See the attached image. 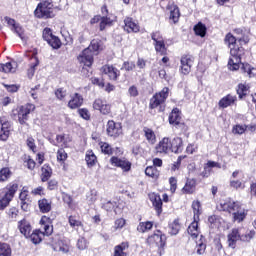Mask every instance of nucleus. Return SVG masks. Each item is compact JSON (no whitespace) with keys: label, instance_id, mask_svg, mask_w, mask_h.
Returning <instances> with one entry per match:
<instances>
[{"label":"nucleus","instance_id":"obj_1","mask_svg":"<svg viewBox=\"0 0 256 256\" xmlns=\"http://www.w3.org/2000/svg\"><path fill=\"white\" fill-rule=\"evenodd\" d=\"M19 189V184L17 183H10L6 188L5 191L2 192L0 195V211H3L9 207L11 201H13V197L17 193Z\"/></svg>","mask_w":256,"mask_h":256},{"label":"nucleus","instance_id":"obj_2","mask_svg":"<svg viewBox=\"0 0 256 256\" xmlns=\"http://www.w3.org/2000/svg\"><path fill=\"white\" fill-rule=\"evenodd\" d=\"M55 9H57V7H53V3L44 1L38 4L34 15L38 19H53V17H55Z\"/></svg>","mask_w":256,"mask_h":256},{"label":"nucleus","instance_id":"obj_3","mask_svg":"<svg viewBox=\"0 0 256 256\" xmlns=\"http://www.w3.org/2000/svg\"><path fill=\"white\" fill-rule=\"evenodd\" d=\"M35 111V104H25L18 107L16 110L12 111L13 117H18V122L20 125H27V121H29V115Z\"/></svg>","mask_w":256,"mask_h":256},{"label":"nucleus","instance_id":"obj_4","mask_svg":"<svg viewBox=\"0 0 256 256\" xmlns=\"http://www.w3.org/2000/svg\"><path fill=\"white\" fill-rule=\"evenodd\" d=\"M167 97H169V88L164 87L150 99V109H157V107H159L160 112L165 111V101H167Z\"/></svg>","mask_w":256,"mask_h":256},{"label":"nucleus","instance_id":"obj_5","mask_svg":"<svg viewBox=\"0 0 256 256\" xmlns=\"http://www.w3.org/2000/svg\"><path fill=\"white\" fill-rule=\"evenodd\" d=\"M230 55L228 61V68L230 71H237L239 70V65L241 64V57H245V48L243 47H233L230 49Z\"/></svg>","mask_w":256,"mask_h":256},{"label":"nucleus","instance_id":"obj_6","mask_svg":"<svg viewBox=\"0 0 256 256\" xmlns=\"http://www.w3.org/2000/svg\"><path fill=\"white\" fill-rule=\"evenodd\" d=\"M146 243L149 247H158L159 249H163L167 243V237L163 232H161V230H156L153 234L147 237Z\"/></svg>","mask_w":256,"mask_h":256},{"label":"nucleus","instance_id":"obj_7","mask_svg":"<svg viewBox=\"0 0 256 256\" xmlns=\"http://www.w3.org/2000/svg\"><path fill=\"white\" fill-rule=\"evenodd\" d=\"M42 37L52 49L61 48V40L59 39V37L53 35V30H51V28H45L43 30Z\"/></svg>","mask_w":256,"mask_h":256},{"label":"nucleus","instance_id":"obj_8","mask_svg":"<svg viewBox=\"0 0 256 256\" xmlns=\"http://www.w3.org/2000/svg\"><path fill=\"white\" fill-rule=\"evenodd\" d=\"M106 132L109 137H113L114 139H117V137H119V135L123 133V127L121 126V123H117L113 120H109L107 123Z\"/></svg>","mask_w":256,"mask_h":256},{"label":"nucleus","instance_id":"obj_9","mask_svg":"<svg viewBox=\"0 0 256 256\" xmlns=\"http://www.w3.org/2000/svg\"><path fill=\"white\" fill-rule=\"evenodd\" d=\"M155 151L161 155H169V153H171V138L164 137L161 139L156 145Z\"/></svg>","mask_w":256,"mask_h":256},{"label":"nucleus","instance_id":"obj_10","mask_svg":"<svg viewBox=\"0 0 256 256\" xmlns=\"http://www.w3.org/2000/svg\"><path fill=\"white\" fill-rule=\"evenodd\" d=\"M95 55H93V52L90 50H86V48L79 54L78 61L80 65H83L84 67H91L93 65V61Z\"/></svg>","mask_w":256,"mask_h":256},{"label":"nucleus","instance_id":"obj_11","mask_svg":"<svg viewBox=\"0 0 256 256\" xmlns=\"http://www.w3.org/2000/svg\"><path fill=\"white\" fill-rule=\"evenodd\" d=\"M239 207H241V204L239 202L228 199L220 203L219 210L233 214L235 211H238Z\"/></svg>","mask_w":256,"mask_h":256},{"label":"nucleus","instance_id":"obj_12","mask_svg":"<svg viewBox=\"0 0 256 256\" xmlns=\"http://www.w3.org/2000/svg\"><path fill=\"white\" fill-rule=\"evenodd\" d=\"M93 109L100 111L102 115H109L111 113V105L107 104V101L97 98L93 102Z\"/></svg>","mask_w":256,"mask_h":256},{"label":"nucleus","instance_id":"obj_13","mask_svg":"<svg viewBox=\"0 0 256 256\" xmlns=\"http://www.w3.org/2000/svg\"><path fill=\"white\" fill-rule=\"evenodd\" d=\"M181 66V74L182 75H189L191 73V67H193V56L184 55L181 57L180 60Z\"/></svg>","mask_w":256,"mask_h":256},{"label":"nucleus","instance_id":"obj_14","mask_svg":"<svg viewBox=\"0 0 256 256\" xmlns=\"http://www.w3.org/2000/svg\"><path fill=\"white\" fill-rule=\"evenodd\" d=\"M110 162L111 165H114V167H120V169L126 173L131 171V163L127 159H120L119 157L113 156L110 159Z\"/></svg>","mask_w":256,"mask_h":256},{"label":"nucleus","instance_id":"obj_15","mask_svg":"<svg viewBox=\"0 0 256 256\" xmlns=\"http://www.w3.org/2000/svg\"><path fill=\"white\" fill-rule=\"evenodd\" d=\"M227 237L228 246L231 247V249H235V247H237V242L241 241V230L239 228H234Z\"/></svg>","mask_w":256,"mask_h":256},{"label":"nucleus","instance_id":"obj_16","mask_svg":"<svg viewBox=\"0 0 256 256\" xmlns=\"http://www.w3.org/2000/svg\"><path fill=\"white\" fill-rule=\"evenodd\" d=\"M149 199L157 213V215H161V213H163V200H161V196L152 193L149 194Z\"/></svg>","mask_w":256,"mask_h":256},{"label":"nucleus","instance_id":"obj_17","mask_svg":"<svg viewBox=\"0 0 256 256\" xmlns=\"http://www.w3.org/2000/svg\"><path fill=\"white\" fill-rule=\"evenodd\" d=\"M0 125H1L0 141H7V139H9V127H11V123L7 121V118L1 117Z\"/></svg>","mask_w":256,"mask_h":256},{"label":"nucleus","instance_id":"obj_18","mask_svg":"<svg viewBox=\"0 0 256 256\" xmlns=\"http://www.w3.org/2000/svg\"><path fill=\"white\" fill-rule=\"evenodd\" d=\"M102 73H104V75H108L111 81H117L118 77L121 75V72L119 71V69L111 65H104L102 67Z\"/></svg>","mask_w":256,"mask_h":256},{"label":"nucleus","instance_id":"obj_19","mask_svg":"<svg viewBox=\"0 0 256 256\" xmlns=\"http://www.w3.org/2000/svg\"><path fill=\"white\" fill-rule=\"evenodd\" d=\"M170 153H183V139L181 137L170 139Z\"/></svg>","mask_w":256,"mask_h":256},{"label":"nucleus","instance_id":"obj_20","mask_svg":"<svg viewBox=\"0 0 256 256\" xmlns=\"http://www.w3.org/2000/svg\"><path fill=\"white\" fill-rule=\"evenodd\" d=\"M73 141V138L69 134H58L56 136V143L55 141H51L54 145H61L64 149L69 147V143Z\"/></svg>","mask_w":256,"mask_h":256},{"label":"nucleus","instance_id":"obj_21","mask_svg":"<svg viewBox=\"0 0 256 256\" xmlns=\"http://www.w3.org/2000/svg\"><path fill=\"white\" fill-rule=\"evenodd\" d=\"M139 24L133 21V18H126L124 20V31H127V33H139Z\"/></svg>","mask_w":256,"mask_h":256},{"label":"nucleus","instance_id":"obj_22","mask_svg":"<svg viewBox=\"0 0 256 256\" xmlns=\"http://www.w3.org/2000/svg\"><path fill=\"white\" fill-rule=\"evenodd\" d=\"M83 96L79 93H74L73 96H71V99L68 102L69 109H79L81 105H83Z\"/></svg>","mask_w":256,"mask_h":256},{"label":"nucleus","instance_id":"obj_23","mask_svg":"<svg viewBox=\"0 0 256 256\" xmlns=\"http://www.w3.org/2000/svg\"><path fill=\"white\" fill-rule=\"evenodd\" d=\"M18 229L20 231V233L22 235H24V237H26V239H29V235L31 233V223H29V221H27L26 219L20 220L18 222Z\"/></svg>","mask_w":256,"mask_h":256},{"label":"nucleus","instance_id":"obj_24","mask_svg":"<svg viewBox=\"0 0 256 256\" xmlns=\"http://www.w3.org/2000/svg\"><path fill=\"white\" fill-rule=\"evenodd\" d=\"M237 101V96H233L231 94L226 95L219 101V107L222 109H227V107H231Z\"/></svg>","mask_w":256,"mask_h":256},{"label":"nucleus","instance_id":"obj_25","mask_svg":"<svg viewBox=\"0 0 256 256\" xmlns=\"http://www.w3.org/2000/svg\"><path fill=\"white\" fill-rule=\"evenodd\" d=\"M196 187H197V180L187 179L182 191H183V193H186L187 195H191V194L195 193Z\"/></svg>","mask_w":256,"mask_h":256},{"label":"nucleus","instance_id":"obj_26","mask_svg":"<svg viewBox=\"0 0 256 256\" xmlns=\"http://www.w3.org/2000/svg\"><path fill=\"white\" fill-rule=\"evenodd\" d=\"M187 231L192 239H197V237H199V222L197 219H194V221L189 225Z\"/></svg>","mask_w":256,"mask_h":256},{"label":"nucleus","instance_id":"obj_27","mask_svg":"<svg viewBox=\"0 0 256 256\" xmlns=\"http://www.w3.org/2000/svg\"><path fill=\"white\" fill-rule=\"evenodd\" d=\"M169 123L170 125H179L181 123V112H179L178 108H174L169 115Z\"/></svg>","mask_w":256,"mask_h":256},{"label":"nucleus","instance_id":"obj_28","mask_svg":"<svg viewBox=\"0 0 256 256\" xmlns=\"http://www.w3.org/2000/svg\"><path fill=\"white\" fill-rule=\"evenodd\" d=\"M127 249H129V243L122 242L120 245L115 246L114 256H127Z\"/></svg>","mask_w":256,"mask_h":256},{"label":"nucleus","instance_id":"obj_29","mask_svg":"<svg viewBox=\"0 0 256 256\" xmlns=\"http://www.w3.org/2000/svg\"><path fill=\"white\" fill-rule=\"evenodd\" d=\"M85 161L88 167H95V165H97V156L95 155L93 150L86 151Z\"/></svg>","mask_w":256,"mask_h":256},{"label":"nucleus","instance_id":"obj_30","mask_svg":"<svg viewBox=\"0 0 256 256\" xmlns=\"http://www.w3.org/2000/svg\"><path fill=\"white\" fill-rule=\"evenodd\" d=\"M32 62L30 64V68L28 69V77H33L35 75V71L39 65V59L37 58V52H33L32 54Z\"/></svg>","mask_w":256,"mask_h":256},{"label":"nucleus","instance_id":"obj_31","mask_svg":"<svg viewBox=\"0 0 256 256\" xmlns=\"http://www.w3.org/2000/svg\"><path fill=\"white\" fill-rule=\"evenodd\" d=\"M51 175H53V170L51 169V166L44 164L42 166L41 181L43 183L47 182L48 179H51Z\"/></svg>","mask_w":256,"mask_h":256},{"label":"nucleus","instance_id":"obj_32","mask_svg":"<svg viewBox=\"0 0 256 256\" xmlns=\"http://www.w3.org/2000/svg\"><path fill=\"white\" fill-rule=\"evenodd\" d=\"M144 135L151 145H155V142L157 141V136H155V132L147 127L143 128Z\"/></svg>","mask_w":256,"mask_h":256},{"label":"nucleus","instance_id":"obj_33","mask_svg":"<svg viewBox=\"0 0 256 256\" xmlns=\"http://www.w3.org/2000/svg\"><path fill=\"white\" fill-rule=\"evenodd\" d=\"M38 207L41 213H49L51 211V201L43 198L38 201Z\"/></svg>","mask_w":256,"mask_h":256},{"label":"nucleus","instance_id":"obj_34","mask_svg":"<svg viewBox=\"0 0 256 256\" xmlns=\"http://www.w3.org/2000/svg\"><path fill=\"white\" fill-rule=\"evenodd\" d=\"M196 243H197L196 253L198 255H203L207 249V243H206L205 237H203V235H201L200 239Z\"/></svg>","mask_w":256,"mask_h":256},{"label":"nucleus","instance_id":"obj_35","mask_svg":"<svg viewBox=\"0 0 256 256\" xmlns=\"http://www.w3.org/2000/svg\"><path fill=\"white\" fill-rule=\"evenodd\" d=\"M153 229V222L146 221V222H140L137 226V231L139 233H147V231H151Z\"/></svg>","mask_w":256,"mask_h":256},{"label":"nucleus","instance_id":"obj_36","mask_svg":"<svg viewBox=\"0 0 256 256\" xmlns=\"http://www.w3.org/2000/svg\"><path fill=\"white\" fill-rule=\"evenodd\" d=\"M194 33L195 35H198V37H205V35H207V26L199 22L194 26Z\"/></svg>","mask_w":256,"mask_h":256},{"label":"nucleus","instance_id":"obj_37","mask_svg":"<svg viewBox=\"0 0 256 256\" xmlns=\"http://www.w3.org/2000/svg\"><path fill=\"white\" fill-rule=\"evenodd\" d=\"M181 230V224L179 219H175L172 223L169 224V233L170 235H177Z\"/></svg>","mask_w":256,"mask_h":256},{"label":"nucleus","instance_id":"obj_38","mask_svg":"<svg viewBox=\"0 0 256 256\" xmlns=\"http://www.w3.org/2000/svg\"><path fill=\"white\" fill-rule=\"evenodd\" d=\"M42 235H43V232H41L39 230H35L32 233L30 232V235L28 236V238L30 239V241H32V243H34V245H37L38 243H41Z\"/></svg>","mask_w":256,"mask_h":256},{"label":"nucleus","instance_id":"obj_39","mask_svg":"<svg viewBox=\"0 0 256 256\" xmlns=\"http://www.w3.org/2000/svg\"><path fill=\"white\" fill-rule=\"evenodd\" d=\"M247 91H249V86L243 83L238 84L236 92L239 96V99H243V97L247 96Z\"/></svg>","mask_w":256,"mask_h":256},{"label":"nucleus","instance_id":"obj_40","mask_svg":"<svg viewBox=\"0 0 256 256\" xmlns=\"http://www.w3.org/2000/svg\"><path fill=\"white\" fill-rule=\"evenodd\" d=\"M47 221H49V218H47L46 216L42 217L41 219V223L42 225H44V232L42 233V235H52L53 233V227L49 224H47Z\"/></svg>","mask_w":256,"mask_h":256},{"label":"nucleus","instance_id":"obj_41","mask_svg":"<svg viewBox=\"0 0 256 256\" xmlns=\"http://www.w3.org/2000/svg\"><path fill=\"white\" fill-rule=\"evenodd\" d=\"M179 17H181L179 7L172 6L170 9V20L173 21V23H177L179 21Z\"/></svg>","mask_w":256,"mask_h":256},{"label":"nucleus","instance_id":"obj_42","mask_svg":"<svg viewBox=\"0 0 256 256\" xmlns=\"http://www.w3.org/2000/svg\"><path fill=\"white\" fill-rule=\"evenodd\" d=\"M11 253V245L5 242H0V256H11Z\"/></svg>","mask_w":256,"mask_h":256},{"label":"nucleus","instance_id":"obj_43","mask_svg":"<svg viewBox=\"0 0 256 256\" xmlns=\"http://www.w3.org/2000/svg\"><path fill=\"white\" fill-rule=\"evenodd\" d=\"M155 51L160 53V55H167V47H165V40H161L160 42H155Z\"/></svg>","mask_w":256,"mask_h":256},{"label":"nucleus","instance_id":"obj_44","mask_svg":"<svg viewBox=\"0 0 256 256\" xmlns=\"http://www.w3.org/2000/svg\"><path fill=\"white\" fill-rule=\"evenodd\" d=\"M101 47V44L99 40H92L89 47L86 48V50L92 51L93 55H98L99 49Z\"/></svg>","mask_w":256,"mask_h":256},{"label":"nucleus","instance_id":"obj_45","mask_svg":"<svg viewBox=\"0 0 256 256\" xmlns=\"http://www.w3.org/2000/svg\"><path fill=\"white\" fill-rule=\"evenodd\" d=\"M234 221H237L238 223H241L245 217H247V214L245 213V210H241V207H239L238 210H236L234 213Z\"/></svg>","mask_w":256,"mask_h":256},{"label":"nucleus","instance_id":"obj_46","mask_svg":"<svg viewBox=\"0 0 256 256\" xmlns=\"http://www.w3.org/2000/svg\"><path fill=\"white\" fill-rule=\"evenodd\" d=\"M224 43L229 47V49H232L231 47H233L237 43V38H235L233 34L228 33L225 36Z\"/></svg>","mask_w":256,"mask_h":256},{"label":"nucleus","instance_id":"obj_47","mask_svg":"<svg viewBox=\"0 0 256 256\" xmlns=\"http://www.w3.org/2000/svg\"><path fill=\"white\" fill-rule=\"evenodd\" d=\"M145 175H147V177H152V179H155L159 177V172L157 171V168H155V166H148L145 169Z\"/></svg>","mask_w":256,"mask_h":256},{"label":"nucleus","instance_id":"obj_48","mask_svg":"<svg viewBox=\"0 0 256 256\" xmlns=\"http://www.w3.org/2000/svg\"><path fill=\"white\" fill-rule=\"evenodd\" d=\"M68 223L73 229H77V227H83V223L77 219L76 216H69Z\"/></svg>","mask_w":256,"mask_h":256},{"label":"nucleus","instance_id":"obj_49","mask_svg":"<svg viewBox=\"0 0 256 256\" xmlns=\"http://www.w3.org/2000/svg\"><path fill=\"white\" fill-rule=\"evenodd\" d=\"M76 247L80 251H85V249H87V247H89V242L87 241V239H85V237H80L77 240Z\"/></svg>","mask_w":256,"mask_h":256},{"label":"nucleus","instance_id":"obj_50","mask_svg":"<svg viewBox=\"0 0 256 256\" xmlns=\"http://www.w3.org/2000/svg\"><path fill=\"white\" fill-rule=\"evenodd\" d=\"M0 71L2 73H15V68H13L11 62H7L6 64H0Z\"/></svg>","mask_w":256,"mask_h":256},{"label":"nucleus","instance_id":"obj_51","mask_svg":"<svg viewBox=\"0 0 256 256\" xmlns=\"http://www.w3.org/2000/svg\"><path fill=\"white\" fill-rule=\"evenodd\" d=\"M55 97L58 99V101H65V97H67V90L65 88L56 89Z\"/></svg>","mask_w":256,"mask_h":256},{"label":"nucleus","instance_id":"obj_52","mask_svg":"<svg viewBox=\"0 0 256 256\" xmlns=\"http://www.w3.org/2000/svg\"><path fill=\"white\" fill-rule=\"evenodd\" d=\"M192 209L194 213V219H199V216L201 215V202L199 201H194L192 203Z\"/></svg>","mask_w":256,"mask_h":256},{"label":"nucleus","instance_id":"obj_53","mask_svg":"<svg viewBox=\"0 0 256 256\" xmlns=\"http://www.w3.org/2000/svg\"><path fill=\"white\" fill-rule=\"evenodd\" d=\"M11 177V170L9 168H2L0 170V182L3 183Z\"/></svg>","mask_w":256,"mask_h":256},{"label":"nucleus","instance_id":"obj_54","mask_svg":"<svg viewBox=\"0 0 256 256\" xmlns=\"http://www.w3.org/2000/svg\"><path fill=\"white\" fill-rule=\"evenodd\" d=\"M100 148L102 153H104V155H113V148L111 147V145H109V143L107 142L102 143Z\"/></svg>","mask_w":256,"mask_h":256},{"label":"nucleus","instance_id":"obj_55","mask_svg":"<svg viewBox=\"0 0 256 256\" xmlns=\"http://www.w3.org/2000/svg\"><path fill=\"white\" fill-rule=\"evenodd\" d=\"M54 251H61L62 253H69V246L63 241H58V247H53Z\"/></svg>","mask_w":256,"mask_h":256},{"label":"nucleus","instance_id":"obj_56","mask_svg":"<svg viewBox=\"0 0 256 256\" xmlns=\"http://www.w3.org/2000/svg\"><path fill=\"white\" fill-rule=\"evenodd\" d=\"M103 209H105V211H114V213H117V202L108 201L103 205Z\"/></svg>","mask_w":256,"mask_h":256},{"label":"nucleus","instance_id":"obj_57","mask_svg":"<svg viewBox=\"0 0 256 256\" xmlns=\"http://www.w3.org/2000/svg\"><path fill=\"white\" fill-rule=\"evenodd\" d=\"M78 114L85 121H89V119H91V113H89V110L87 108L78 109Z\"/></svg>","mask_w":256,"mask_h":256},{"label":"nucleus","instance_id":"obj_58","mask_svg":"<svg viewBox=\"0 0 256 256\" xmlns=\"http://www.w3.org/2000/svg\"><path fill=\"white\" fill-rule=\"evenodd\" d=\"M245 131H247V126L245 125H236L232 129V133H234V135H243Z\"/></svg>","mask_w":256,"mask_h":256},{"label":"nucleus","instance_id":"obj_59","mask_svg":"<svg viewBox=\"0 0 256 256\" xmlns=\"http://www.w3.org/2000/svg\"><path fill=\"white\" fill-rule=\"evenodd\" d=\"M111 23H112L111 18H109L107 16L101 17L100 31H104L105 27H107V25H111Z\"/></svg>","mask_w":256,"mask_h":256},{"label":"nucleus","instance_id":"obj_60","mask_svg":"<svg viewBox=\"0 0 256 256\" xmlns=\"http://www.w3.org/2000/svg\"><path fill=\"white\" fill-rule=\"evenodd\" d=\"M255 237V231L250 230L246 234H240V241H251Z\"/></svg>","mask_w":256,"mask_h":256},{"label":"nucleus","instance_id":"obj_61","mask_svg":"<svg viewBox=\"0 0 256 256\" xmlns=\"http://www.w3.org/2000/svg\"><path fill=\"white\" fill-rule=\"evenodd\" d=\"M255 68L251 67L249 64H242L241 70L246 73L248 77H253V70Z\"/></svg>","mask_w":256,"mask_h":256},{"label":"nucleus","instance_id":"obj_62","mask_svg":"<svg viewBox=\"0 0 256 256\" xmlns=\"http://www.w3.org/2000/svg\"><path fill=\"white\" fill-rule=\"evenodd\" d=\"M7 215L10 219L15 220L19 215V209H17L16 207H12L7 211Z\"/></svg>","mask_w":256,"mask_h":256},{"label":"nucleus","instance_id":"obj_63","mask_svg":"<svg viewBox=\"0 0 256 256\" xmlns=\"http://www.w3.org/2000/svg\"><path fill=\"white\" fill-rule=\"evenodd\" d=\"M57 160L62 161V163H64V161H67V152H65L63 148L57 151Z\"/></svg>","mask_w":256,"mask_h":256},{"label":"nucleus","instance_id":"obj_64","mask_svg":"<svg viewBox=\"0 0 256 256\" xmlns=\"http://www.w3.org/2000/svg\"><path fill=\"white\" fill-rule=\"evenodd\" d=\"M151 39L154 41V43H158L160 41H164L163 35H161V32L156 31L151 34Z\"/></svg>","mask_w":256,"mask_h":256}]
</instances>
